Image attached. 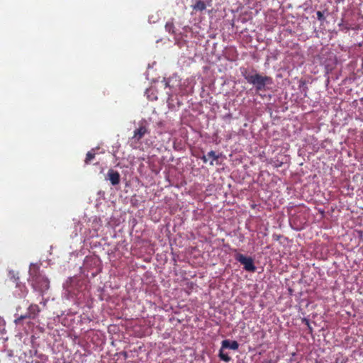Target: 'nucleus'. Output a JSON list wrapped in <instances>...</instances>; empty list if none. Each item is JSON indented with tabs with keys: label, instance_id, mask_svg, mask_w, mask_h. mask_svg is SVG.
<instances>
[{
	"label": "nucleus",
	"instance_id": "f257e3e1",
	"mask_svg": "<svg viewBox=\"0 0 363 363\" xmlns=\"http://www.w3.org/2000/svg\"><path fill=\"white\" fill-rule=\"evenodd\" d=\"M86 289L84 279L78 277H69L63 284L62 297L67 300L81 302L86 297Z\"/></svg>",
	"mask_w": 363,
	"mask_h": 363
},
{
	"label": "nucleus",
	"instance_id": "f03ea898",
	"mask_svg": "<svg viewBox=\"0 0 363 363\" xmlns=\"http://www.w3.org/2000/svg\"><path fill=\"white\" fill-rule=\"evenodd\" d=\"M38 269L37 264H30L29 274L33 289L43 295L50 288V281L45 275L40 273Z\"/></svg>",
	"mask_w": 363,
	"mask_h": 363
},
{
	"label": "nucleus",
	"instance_id": "7ed1b4c3",
	"mask_svg": "<svg viewBox=\"0 0 363 363\" xmlns=\"http://www.w3.org/2000/svg\"><path fill=\"white\" fill-rule=\"evenodd\" d=\"M241 72L245 80L252 84L257 91L266 90L267 85L272 84L271 77L262 76L256 70L247 71L246 69H243Z\"/></svg>",
	"mask_w": 363,
	"mask_h": 363
},
{
	"label": "nucleus",
	"instance_id": "20e7f679",
	"mask_svg": "<svg viewBox=\"0 0 363 363\" xmlns=\"http://www.w3.org/2000/svg\"><path fill=\"white\" fill-rule=\"evenodd\" d=\"M148 133V123L143 119L139 122V127L133 132L132 139L138 142L145 134Z\"/></svg>",
	"mask_w": 363,
	"mask_h": 363
},
{
	"label": "nucleus",
	"instance_id": "39448f33",
	"mask_svg": "<svg viewBox=\"0 0 363 363\" xmlns=\"http://www.w3.org/2000/svg\"><path fill=\"white\" fill-rule=\"evenodd\" d=\"M236 259L244 266V269L249 272H254L255 266L251 257H245L242 254H239L236 257Z\"/></svg>",
	"mask_w": 363,
	"mask_h": 363
},
{
	"label": "nucleus",
	"instance_id": "423d86ee",
	"mask_svg": "<svg viewBox=\"0 0 363 363\" xmlns=\"http://www.w3.org/2000/svg\"><path fill=\"white\" fill-rule=\"evenodd\" d=\"M40 312V309H39V307L38 305H35V304H31L28 308V312L26 313V314L23 315H21L19 318H18L17 319H16L15 322L16 323H19L22 320L25 319V318H35L38 314Z\"/></svg>",
	"mask_w": 363,
	"mask_h": 363
},
{
	"label": "nucleus",
	"instance_id": "0eeeda50",
	"mask_svg": "<svg viewBox=\"0 0 363 363\" xmlns=\"http://www.w3.org/2000/svg\"><path fill=\"white\" fill-rule=\"evenodd\" d=\"M105 179L106 180L110 181L111 184L113 186H116L120 183L121 181V175L118 172L111 169L108 171Z\"/></svg>",
	"mask_w": 363,
	"mask_h": 363
},
{
	"label": "nucleus",
	"instance_id": "6e6552de",
	"mask_svg": "<svg viewBox=\"0 0 363 363\" xmlns=\"http://www.w3.org/2000/svg\"><path fill=\"white\" fill-rule=\"evenodd\" d=\"M222 349H230L236 350L239 347V344L235 340H224L221 342Z\"/></svg>",
	"mask_w": 363,
	"mask_h": 363
},
{
	"label": "nucleus",
	"instance_id": "1a4fd4ad",
	"mask_svg": "<svg viewBox=\"0 0 363 363\" xmlns=\"http://www.w3.org/2000/svg\"><path fill=\"white\" fill-rule=\"evenodd\" d=\"M210 4H208L206 0H196L195 4L192 5V9L196 11H203L206 9L207 5L209 6Z\"/></svg>",
	"mask_w": 363,
	"mask_h": 363
},
{
	"label": "nucleus",
	"instance_id": "9d476101",
	"mask_svg": "<svg viewBox=\"0 0 363 363\" xmlns=\"http://www.w3.org/2000/svg\"><path fill=\"white\" fill-rule=\"evenodd\" d=\"M174 81H177V79L174 78L169 79L166 82V86H169L172 89V93L176 94V93H177V89L176 86L174 84Z\"/></svg>",
	"mask_w": 363,
	"mask_h": 363
},
{
	"label": "nucleus",
	"instance_id": "9b49d317",
	"mask_svg": "<svg viewBox=\"0 0 363 363\" xmlns=\"http://www.w3.org/2000/svg\"><path fill=\"white\" fill-rule=\"evenodd\" d=\"M223 349L220 348L219 351V357L221 360L228 362L230 360V357L228 356L227 353H224L223 351Z\"/></svg>",
	"mask_w": 363,
	"mask_h": 363
},
{
	"label": "nucleus",
	"instance_id": "f8f14e48",
	"mask_svg": "<svg viewBox=\"0 0 363 363\" xmlns=\"http://www.w3.org/2000/svg\"><path fill=\"white\" fill-rule=\"evenodd\" d=\"M94 156H95V152L94 150L89 151L86 154V157L85 159V163H86V164L89 163L94 158Z\"/></svg>",
	"mask_w": 363,
	"mask_h": 363
},
{
	"label": "nucleus",
	"instance_id": "ddd939ff",
	"mask_svg": "<svg viewBox=\"0 0 363 363\" xmlns=\"http://www.w3.org/2000/svg\"><path fill=\"white\" fill-rule=\"evenodd\" d=\"M5 320L0 316V335H3L6 333Z\"/></svg>",
	"mask_w": 363,
	"mask_h": 363
},
{
	"label": "nucleus",
	"instance_id": "4468645a",
	"mask_svg": "<svg viewBox=\"0 0 363 363\" xmlns=\"http://www.w3.org/2000/svg\"><path fill=\"white\" fill-rule=\"evenodd\" d=\"M207 156L208 157L212 158V161L211 162V164H213V161L216 160L218 159V155L216 154V152L211 150L208 152Z\"/></svg>",
	"mask_w": 363,
	"mask_h": 363
},
{
	"label": "nucleus",
	"instance_id": "2eb2a0df",
	"mask_svg": "<svg viewBox=\"0 0 363 363\" xmlns=\"http://www.w3.org/2000/svg\"><path fill=\"white\" fill-rule=\"evenodd\" d=\"M165 29L170 33H174V25L172 22H167L165 25Z\"/></svg>",
	"mask_w": 363,
	"mask_h": 363
},
{
	"label": "nucleus",
	"instance_id": "dca6fc26",
	"mask_svg": "<svg viewBox=\"0 0 363 363\" xmlns=\"http://www.w3.org/2000/svg\"><path fill=\"white\" fill-rule=\"evenodd\" d=\"M21 288V294H18L20 297H23L26 294V287L24 286H18Z\"/></svg>",
	"mask_w": 363,
	"mask_h": 363
},
{
	"label": "nucleus",
	"instance_id": "f3484780",
	"mask_svg": "<svg viewBox=\"0 0 363 363\" xmlns=\"http://www.w3.org/2000/svg\"><path fill=\"white\" fill-rule=\"evenodd\" d=\"M316 14H317V18L319 21L324 20V16L321 11H317Z\"/></svg>",
	"mask_w": 363,
	"mask_h": 363
},
{
	"label": "nucleus",
	"instance_id": "a211bd4d",
	"mask_svg": "<svg viewBox=\"0 0 363 363\" xmlns=\"http://www.w3.org/2000/svg\"><path fill=\"white\" fill-rule=\"evenodd\" d=\"M208 157L207 155H203L202 157V160L203 161V162L206 163L208 162Z\"/></svg>",
	"mask_w": 363,
	"mask_h": 363
},
{
	"label": "nucleus",
	"instance_id": "6ab92c4d",
	"mask_svg": "<svg viewBox=\"0 0 363 363\" xmlns=\"http://www.w3.org/2000/svg\"><path fill=\"white\" fill-rule=\"evenodd\" d=\"M42 303V302H40ZM43 305L45 306L46 304V300L43 302Z\"/></svg>",
	"mask_w": 363,
	"mask_h": 363
}]
</instances>
